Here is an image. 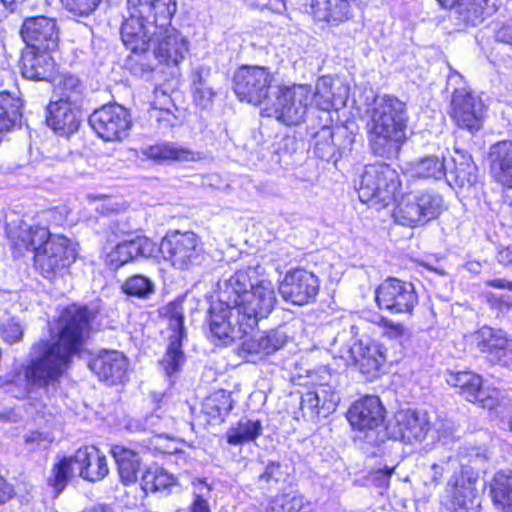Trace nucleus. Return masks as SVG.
<instances>
[{
    "label": "nucleus",
    "instance_id": "a878e982",
    "mask_svg": "<svg viewBox=\"0 0 512 512\" xmlns=\"http://www.w3.org/2000/svg\"><path fill=\"white\" fill-rule=\"evenodd\" d=\"M394 418L397 430L392 432L393 437L408 444L424 441L431 429L430 421L425 413L401 410L395 414Z\"/></svg>",
    "mask_w": 512,
    "mask_h": 512
},
{
    "label": "nucleus",
    "instance_id": "1a4fd4ad",
    "mask_svg": "<svg viewBox=\"0 0 512 512\" xmlns=\"http://www.w3.org/2000/svg\"><path fill=\"white\" fill-rule=\"evenodd\" d=\"M159 251L165 260L178 269H189L201 264L204 249L199 237L192 231L168 232L161 240Z\"/></svg>",
    "mask_w": 512,
    "mask_h": 512
},
{
    "label": "nucleus",
    "instance_id": "6e6d98bb",
    "mask_svg": "<svg viewBox=\"0 0 512 512\" xmlns=\"http://www.w3.org/2000/svg\"><path fill=\"white\" fill-rule=\"evenodd\" d=\"M24 332V327L14 318L3 319L0 321V336L10 345L22 341Z\"/></svg>",
    "mask_w": 512,
    "mask_h": 512
},
{
    "label": "nucleus",
    "instance_id": "de8ad7c7",
    "mask_svg": "<svg viewBox=\"0 0 512 512\" xmlns=\"http://www.w3.org/2000/svg\"><path fill=\"white\" fill-rule=\"evenodd\" d=\"M121 288L127 296L142 300L150 299L156 291L154 281L142 274H135L128 277Z\"/></svg>",
    "mask_w": 512,
    "mask_h": 512
},
{
    "label": "nucleus",
    "instance_id": "72a5a7b5",
    "mask_svg": "<svg viewBox=\"0 0 512 512\" xmlns=\"http://www.w3.org/2000/svg\"><path fill=\"white\" fill-rule=\"evenodd\" d=\"M287 335L279 330L272 329L252 336L241 344V351L253 357L263 358L283 348Z\"/></svg>",
    "mask_w": 512,
    "mask_h": 512
},
{
    "label": "nucleus",
    "instance_id": "69168bd1",
    "mask_svg": "<svg viewBox=\"0 0 512 512\" xmlns=\"http://www.w3.org/2000/svg\"><path fill=\"white\" fill-rule=\"evenodd\" d=\"M280 468L281 465L279 462H269L266 465L265 470L259 475V481L266 483H269L272 480L278 481L279 477L281 476Z\"/></svg>",
    "mask_w": 512,
    "mask_h": 512
},
{
    "label": "nucleus",
    "instance_id": "a19ab883",
    "mask_svg": "<svg viewBox=\"0 0 512 512\" xmlns=\"http://www.w3.org/2000/svg\"><path fill=\"white\" fill-rule=\"evenodd\" d=\"M54 93L58 97L56 101L77 106L84 98L85 86L77 76L66 74L55 85Z\"/></svg>",
    "mask_w": 512,
    "mask_h": 512
},
{
    "label": "nucleus",
    "instance_id": "6e6552de",
    "mask_svg": "<svg viewBox=\"0 0 512 512\" xmlns=\"http://www.w3.org/2000/svg\"><path fill=\"white\" fill-rule=\"evenodd\" d=\"M312 104V89L308 85L279 87L275 99L264 108L267 116L275 117L285 125H297L304 121Z\"/></svg>",
    "mask_w": 512,
    "mask_h": 512
},
{
    "label": "nucleus",
    "instance_id": "c9c22d12",
    "mask_svg": "<svg viewBox=\"0 0 512 512\" xmlns=\"http://www.w3.org/2000/svg\"><path fill=\"white\" fill-rule=\"evenodd\" d=\"M122 484L129 486L138 481V475L142 471V459L138 452L122 445H113L110 449Z\"/></svg>",
    "mask_w": 512,
    "mask_h": 512
},
{
    "label": "nucleus",
    "instance_id": "c85d7f7f",
    "mask_svg": "<svg viewBox=\"0 0 512 512\" xmlns=\"http://www.w3.org/2000/svg\"><path fill=\"white\" fill-rule=\"evenodd\" d=\"M88 366L101 381L115 384L125 378L128 360L121 352L102 351L89 361Z\"/></svg>",
    "mask_w": 512,
    "mask_h": 512
},
{
    "label": "nucleus",
    "instance_id": "864d4df0",
    "mask_svg": "<svg viewBox=\"0 0 512 512\" xmlns=\"http://www.w3.org/2000/svg\"><path fill=\"white\" fill-rule=\"evenodd\" d=\"M333 82L329 77H322L317 81L316 90L312 91V100L323 112H329L335 106V94L332 90Z\"/></svg>",
    "mask_w": 512,
    "mask_h": 512
},
{
    "label": "nucleus",
    "instance_id": "f8f14e48",
    "mask_svg": "<svg viewBox=\"0 0 512 512\" xmlns=\"http://www.w3.org/2000/svg\"><path fill=\"white\" fill-rule=\"evenodd\" d=\"M264 268L259 265H248L236 270L228 277L218 281V301L229 306H238L243 302L254 287L261 282Z\"/></svg>",
    "mask_w": 512,
    "mask_h": 512
},
{
    "label": "nucleus",
    "instance_id": "bf43d9fd",
    "mask_svg": "<svg viewBox=\"0 0 512 512\" xmlns=\"http://www.w3.org/2000/svg\"><path fill=\"white\" fill-rule=\"evenodd\" d=\"M54 440V437L49 432L30 431L24 436L26 446L30 451L36 448H47Z\"/></svg>",
    "mask_w": 512,
    "mask_h": 512
},
{
    "label": "nucleus",
    "instance_id": "5701e85b",
    "mask_svg": "<svg viewBox=\"0 0 512 512\" xmlns=\"http://www.w3.org/2000/svg\"><path fill=\"white\" fill-rule=\"evenodd\" d=\"M157 246L150 238L137 235L134 238L123 239L107 254L106 262L113 268L154 256Z\"/></svg>",
    "mask_w": 512,
    "mask_h": 512
},
{
    "label": "nucleus",
    "instance_id": "4d7b16f0",
    "mask_svg": "<svg viewBox=\"0 0 512 512\" xmlns=\"http://www.w3.org/2000/svg\"><path fill=\"white\" fill-rule=\"evenodd\" d=\"M104 0H61L62 5L78 16L91 15Z\"/></svg>",
    "mask_w": 512,
    "mask_h": 512
},
{
    "label": "nucleus",
    "instance_id": "4be33fe9",
    "mask_svg": "<svg viewBox=\"0 0 512 512\" xmlns=\"http://www.w3.org/2000/svg\"><path fill=\"white\" fill-rule=\"evenodd\" d=\"M477 348L486 353L490 362L503 367L512 366V339L502 330L483 326L474 335Z\"/></svg>",
    "mask_w": 512,
    "mask_h": 512
},
{
    "label": "nucleus",
    "instance_id": "2eb2a0df",
    "mask_svg": "<svg viewBox=\"0 0 512 512\" xmlns=\"http://www.w3.org/2000/svg\"><path fill=\"white\" fill-rule=\"evenodd\" d=\"M208 313L207 321L210 334L223 344L241 339L249 333L236 306H229L217 301L210 306Z\"/></svg>",
    "mask_w": 512,
    "mask_h": 512
},
{
    "label": "nucleus",
    "instance_id": "4c0bfd02",
    "mask_svg": "<svg viewBox=\"0 0 512 512\" xmlns=\"http://www.w3.org/2000/svg\"><path fill=\"white\" fill-rule=\"evenodd\" d=\"M192 92L197 106L206 109L212 105L216 92L209 67L201 66L192 72Z\"/></svg>",
    "mask_w": 512,
    "mask_h": 512
},
{
    "label": "nucleus",
    "instance_id": "f3484780",
    "mask_svg": "<svg viewBox=\"0 0 512 512\" xmlns=\"http://www.w3.org/2000/svg\"><path fill=\"white\" fill-rule=\"evenodd\" d=\"M278 290L285 301L303 306L316 299L320 290V279L306 269H292L286 272Z\"/></svg>",
    "mask_w": 512,
    "mask_h": 512
},
{
    "label": "nucleus",
    "instance_id": "774afa93",
    "mask_svg": "<svg viewBox=\"0 0 512 512\" xmlns=\"http://www.w3.org/2000/svg\"><path fill=\"white\" fill-rule=\"evenodd\" d=\"M13 489L7 481L0 476V505L8 500L12 495Z\"/></svg>",
    "mask_w": 512,
    "mask_h": 512
},
{
    "label": "nucleus",
    "instance_id": "58836bf2",
    "mask_svg": "<svg viewBox=\"0 0 512 512\" xmlns=\"http://www.w3.org/2000/svg\"><path fill=\"white\" fill-rule=\"evenodd\" d=\"M311 13L318 21L342 22L351 15L348 0H312Z\"/></svg>",
    "mask_w": 512,
    "mask_h": 512
},
{
    "label": "nucleus",
    "instance_id": "13d9d810",
    "mask_svg": "<svg viewBox=\"0 0 512 512\" xmlns=\"http://www.w3.org/2000/svg\"><path fill=\"white\" fill-rule=\"evenodd\" d=\"M335 144L337 148V160L348 152H351L353 144L355 142V135L348 131L347 127L337 126L335 127Z\"/></svg>",
    "mask_w": 512,
    "mask_h": 512
},
{
    "label": "nucleus",
    "instance_id": "37998d69",
    "mask_svg": "<svg viewBox=\"0 0 512 512\" xmlns=\"http://www.w3.org/2000/svg\"><path fill=\"white\" fill-rule=\"evenodd\" d=\"M261 433L262 423L260 420L243 417L227 430V442L230 445H242L254 441Z\"/></svg>",
    "mask_w": 512,
    "mask_h": 512
},
{
    "label": "nucleus",
    "instance_id": "dca6fc26",
    "mask_svg": "<svg viewBox=\"0 0 512 512\" xmlns=\"http://www.w3.org/2000/svg\"><path fill=\"white\" fill-rule=\"evenodd\" d=\"M376 302L380 309L391 313L411 314L418 303V296L411 282L388 278L377 288Z\"/></svg>",
    "mask_w": 512,
    "mask_h": 512
},
{
    "label": "nucleus",
    "instance_id": "b1692460",
    "mask_svg": "<svg viewBox=\"0 0 512 512\" xmlns=\"http://www.w3.org/2000/svg\"><path fill=\"white\" fill-rule=\"evenodd\" d=\"M169 327L172 330L166 352L159 365L165 375L172 377L177 374L185 363V354L182 350V341L186 336L184 328V316L179 312H173L170 316Z\"/></svg>",
    "mask_w": 512,
    "mask_h": 512
},
{
    "label": "nucleus",
    "instance_id": "09e8293b",
    "mask_svg": "<svg viewBox=\"0 0 512 512\" xmlns=\"http://www.w3.org/2000/svg\"><path fill=\"white\" fill-rule=\"evenodd\" d=\"M233 408V400L231 394L220 390L210 397L206 398L203 403V411L212 419H220L223 421Z\"/></svg>",
    "mask_w": 512,
    "mask_h": 512
},
{
    "label": "nucleus",
    "instance_id": "9d476101",
    "mask_svg": "<svg viewBox=\"0 0 512 512\" xmlns=\"http://www.w3.org/2000/svg\"><path fill=\"white\" fill-rule=\"evenodd\" d=\"M273 74L263 66H242L233 76V90L241 101L253 105L270 103Z\"/></svg>",
    "mask_w": 512,
    "mask_h": 512
},
{
    "label": "nucleus",
    "instance_id": "6ab92c4d",
    "mask_svg": "<svg viewBox=\"0 0 512 512\" xmlns=\"http://www.w3.org/2000/svg\"><path fill=\"white\" fill-rule=\"evenodd\" d=\"M151 51V61L158 60L167 65H178L188 52L189 42L178 30L163 24L160 20L158 33L153 43Z\"/></svg>",
    "mask_w": 512,
    "mask_h": 512
},
{
    "label": "nucleus",
    "instance_id": "bb28decb",
    "mask_svg": "<svg viewBox=\"0 0 512 512\" xmlns=\"http://www.w3.org/2000/svg\"><path fill=\"white\" fill-rule=\"evenodd\" d=\"M447 183L453 188H471L478 181V168L465 150L454 149L451 161L446 164Z\"/></svg>",
    "mask_w": 512,
    "mask_h": 512
},
{
    "label": "nucleus",
    "instance_id": "f257e3e1",
    "mask_svg": "<svg viewBox=\"0 0 512 512\" xmlns=\"http://www.w3.org/2000/svg\"><path fill=\"white\" fill-rule=\"evenodd\" d=\"M96 314L88 306L77 304L61 311L54 326L49 325L50 338L33 343L22 365L28 387L43 389L48 398L58 394L61 380L89 336Z\"/></svg>",
    "mask_w": 512,
    "mask_h": 512
},
{
    "label": "nucleus",
    "instance_id": "e2e57ef3",
    "mask_svg": "<svg viewBox=\"0 0 512 512\" xmlns=\"http://www.w3.org/2000/svg\"><path fill=\"white\" fill-rule=\"evenodd\" d=\"M67 210L65 207H56L47 210L43 214V219L47 221L48 228L50 226H61L63 225L67 220Z\"/></svg>",
    "mask_w": 512,
    "mask_h": 512
},
{
    "label": "nucleus",
    "instance_id": "3c124183",
    "mask_svg": "<svg viewBox=\"0 0 512 512\" xmlns=\"http://www.w3.org/2000/svg\"><path fill=\"white\" fill-rule=\"evenodd\" d=\"M308 502L297 491L276 495L270 504L271 512H306Z\"/></svg>",
    "mask_w": 512,
    "mask_h": 512
},
{
    "label": "nucleus",
    "instance_id": "20e7f679",
    "mask_svg": "<svg viewBox=\"0 0 512 512\" xmlns=\"http://www.w3.org/2000/svg\"><path fill=\"white\" fill-rule=\"evenodd\" d=\"M400 189L399 173L385 163L365 166L357 185L360 201L376 209L385 208L396 201Z\"/></svg>",
    "mask_w": 512,
    "mask_h": 512
},
{
    "label": "nucleus",
    "instance_id": "7ed1b4c3",
    "mask_svg": "<svg viewBox=\"0 0 512 512\" xmlns=\"http://www.w3.org/2000/svg\"><path fill=\"white\" fill-rule=\"evenodd\" d=\"M366 113V131L372 153L386 159L396 158L406 140V104L394 96H376Z\"/></svg>",
    "mask_w": 512,
    "mask_h": 512
},
{
    "label": "nucleus",
    "instance_id": "473e14b6",
    "mask_svg": "<svg viewBox=\"0 0 512 512\" xmlns=\"http://www.w3.org/2000/svg\"><path fill=\"white\" fill-rule=\"evenodd\" d=\"M141 153L148 159L162 164L169 162H196L204 158L203 153L192 151L175 142H158L141 149Z\"/></svg>",
    "mask_w": 512,
    "mask_h": 512
},
{
    "label": "nucleus",
    "instance_id": "0eeeda50",
    "mask_svg": "<svg viewBox=\"0 0 512 512\" xmlns=\"http://www.w3.org/2000/svg\"><path fill=\"white\" fill-rule=\"evenodd\" d=\"M393 217L397 223L417 227L436 219L444 209V200L438 193L422 191L407 193L395 201Z\"/></svg>",
    "mask_w": 512,
    "mask_h": 512
},
{
    "label": "nucleus",
    "instance_id": "cd10ccee",
    "mask_svg": "<svg viewBox=\"0 0 512 512\" xmlns=\"http://www.w3.org/2000/svg\"><path fill=\"white\" fill-rule=\"evenodd\" d=\"M449 18L458 27L477 26L497 11L496 0H461L448 8Z\"/></svg>",
    "mask_w": 512,
    "mask_h": 512
},
{
    "label": "nucleus",
    "instance_id": "49530a36",
    "mask_svg": "<svg viewBox=\"0 0 512 512\" xmlns=\"http://www.w3.org/2000/svg\"><path fill=\"white\" fill-rule=\"evenodd\" d=\"M57 235L52 234L48 227L23 224L20 226L18 239L26 249H32L35 254L38 248L44 247L46 242Z\"/></svg>",
    "mask_w": 512,
    "mask_h": 512
},
{
    "label": "nucleus",
    "instance_id": "0e129e2a",
    "mask_svg": "<svg viewBox=\"0 0 512 512\" xmlns=\"http://www.w3.org/2000/svg\"><path fill=\"white\" fill-rule=\"evenodd\" d=\"M496 41L512 47V19L501 23L494 31Z\"/></svg>",
    "mask_w": 512,
    "mask_h": 512
},
{
    "label": "nucleus",
    "instance_id": "8fccbe9b",
    "mask_svg": "<svg viewBox=\"0 0 512 512\" xmlns=\"http://www.w3.org/2000/svg\"><path fill=\"white\" fill-rule=\"evenodd\" d=\"M413 177L439 180L446 175V164L435 156L425 157L412 164Z\"/></svg>",
    "mask_w": 512,
    "mask_h": 512
},
{
    "label": "nucleus",
    "instance_id": "c756f323",
    "mask_svg": "<svg viewBox=\"0 0 512 512\" xmlns=\"http://www.w3.org/2000/svg\"><path fill=\"white\" fill-rule=\"evenodd\" d=\"M78 476L88 482H99L109 473L107 459L94 446L79 448L74 453Z\"/></svg>",
    "mask_w": 512,
    "mask_h": 512
},
{
    "label": "nucleus",
    "instance_id": "423d86ee",
    "mask_svg": "<svg viewBox=\"0 0 512 512\" xmlns=\"http://www.w3.org/2000/svg\"><path fill=\"white\" fill-rule=\"evenodd\" d=\"M463 83V77L456 71L448 76L447 87H453L449 115L461 129L471 133L479 131L483 126L485 105L482 99L465 85L454 87Z\"/></svg>",
    "mask_w": 512,
    "mask_h": 512
},
{
    "label": "nucleus",
    "instance_id": "f03ea898",
    "mask_svg": "<svg viewBox=\"0 0 512 512\" xmlns=\"http://www.w3.org/2000/svg\"><path fill=\"white\" fill-rule=\"evenodd\" d=\"M134 11L121 26L120 34L130 55L125 66L130 72L141 78L148 76L155 69L151 61V46L155 42L160 20L167 24L176 12L175 0H127Z\"/></svg>",
    "mask_w": 512,
    "mask_h": 512
},
{
    "label": "nucleus",
    "instance_id": "e433bc0d",
    "mask_svg": "<svg viewBox=\"0 0 512 512\" xmlns=\"http://www.w3.org/2000/svg\"><path fill=\"white\" fill-rule=\"evenodd\" d=\"M492 503L501 512H512V470H500L489 483Z\"/></svg>",
    "mask_w": 512,
    "mask_h": 512
},
{
    "label": "nucleus",
    "instance_id": "f704fd0d",
    "mask_svg": "<svg viewBox=\"0 0 512 512\" xmlns=\"http://www.w3.org/2000/svg\"><path fill=\"white\" fill-rule=\"evenodd\" d=\"M491 173L495 180L512 188V141H501L490 148Z\"/></svg>",
    "mask_w": 512,
    "mask_h": 512
},
{
    "label": "nucleus",
    "instance_id": "338daca9",
    "mask_svg": "<svg viewBox=\"0 0 512 512\" xmlns=\"http://www.w3.org/2000/svg\"><path fill=\"white\" fill-rule=\"evenodd\" d=\"M497 262L502 266L512 265V244L509 246H500L496 254Z\"/></svg>",
    "mask_w": 512,
    "mask_h": 512
},
{
    "label": "nucleus",
    "instance_id": "4468645a",
    "mask_svg": "<svg viewBox=\"0 0 512 512\" xmlns=\"http://www.w3.org/2000/svg\"><path fill=\"white\" fill-rule=\"evenodd\" d=\"M89 125L104 141H121L128 136L132 121L129 111L121 105L109 104L89 116Z\"/></svg>",
    "mask_w": 512,
    "mask_h": 512
},
{
    "label": "nucleus",
    "instance_id": "a18cd8bd",
    "mask_svg": "<svg viewBox=\"0 0 512 512\" xmlns=\"http://www.w3.org/2000/svg\"><path fill=\"white\" fill-rule=\"evenodd\" d=\"M176 485V479L162 468H148L143 472L140 486L146 493L166 492Z\"/></svg>",
    "mask_w": 512,
    "mask_h": 512
},
{
    "label": "nucleus",
    "instance_id": "603ef678",
    "mask_svg": "<svg viewBox=\"0 0 512 512\" xmlns=\"http://www.w3.org/2000/svg\"><path fill=\"white\" fill-rule=\"evenodd\" d=\"M459 457L462 461V468L465 466L474 470V467L482 468L485 465L490 459V452L485 446L466 444L459 449Z\"/></svg>",
    "mask_w": 512,
    "mask_h": 512
},
{
    "label": "nucleus",
    "instance_id": "c03bdc74",
    "mask_svg": "<svg viewBox=\"0 0 512 512\" xmlns=\"http://www.w3.org/2000/svg\"><path fill=\"white\" fill-rule=\"evenodd\" d=\"M482 377L472 371H452L446 373L448 385L459 389V394L468 399H476V389L480 387Z\"/></svg>",
    "mask_w": 512,
    "mask_h": 512
},
{
    "label": "nucleus",
    "instance_id": "393cba45",
    "mask_svg": "<svg viewBox=\"0 0 512 512\" xmlns=\"http://www.w3.org/2000/svg\"><path fill=\"white\" fill-rule=\"evenodd\" d=\"M359 371L370 379L375 378L386 362V349L378 342L360 339L349 349Z\"/></svg>",
    "mask_w": 512,
    "mask_h": 512
},
{
    "label": "nucleus",
    "instance_id": "5fc2aeb1",
    "mask_svg": "<svg viewBox=\"0 0 512 512\" xmlns=\"http://www.w3.org/2000/svg\"><path fill=\"white\" fill-rule=\"evenodd\" d=\"M476 394V399H468V401L479 404L481 407L489 410L496 408L503 398L501 390L492 386H484L483 379L481 380L480 387L476 389Z\"/></svg>",
    "mask_w": 512,
    "mask_h": 512
},
{
    "label": "nucleus",
    "instance_id": "a211bd4d",
    "mask_svg": "<svg viewBox=\"0 0 512 512\" xmlns=\"http://www.w3.org/2000/svg\"><path fill=\"white\" fill-rule=\"evenodd\" d=\"M249 296L236 308L239 309L241 319L250 332L261 319L267 318L271 314L277 297L272 282L265 278L254 287Z\"/></svg>",
    "mask_w": 512,
    "mask_h": 512
},
{
    "label": "nucleus",
    "instance_id": "79ce46f5",
    "mask_svg": "<svg viewBox=\"0 0 512 512\" xmlns=\"http://www.w3.org/2000/svg\"><path fill=\"white\" fill-rule=\"evenodd\" d=\"M77 471L74 454L63 456L53 465L48 477V485L53 488L56 495H59L75 476Z\"/></svg>",
    "mask_w": 512,
    "mask_h": 512
},
{
    "label": "nucleus",
    "instance_id": "2f4dec72",
    "mask_svg": "<svg viewBox=\"0 0 512 512\" xmlns=\"http://www.w3.org/2000/svg\"><path fill=\"white\" fill-rule=\"evenodd\" d=\"M46 123L56 134L70 136L80 127V112L76 106L51 101L46 109Z\"/></svg>",
    "mask_w": 512,
    "mask_h": 512
},
{
    "label": "nucleus",
    "instance_id": "9b49d317",
    "mask_svg": "<svg viewBox=\"0 0 512 512\" xmlns=\"http://www.w3.org/2000/svg\"><path fill=\"white\" fill-rule=\"evenodd\" d=\"M77 243L64 235H57L38 248L34 254L35 268L46 279H53L69 267L77 258Z\"/></svg>",
    "mask_w": 512,
    "mask_h": 512
},
{
    "label": "nucleus",
    "instance_id": "ea45409f",
    "mask_svg": "<svg viewBox=\"0 0 512 512\" xmlns=\"http://www.w3.org/2000/svg\"><path fill=\"white\" fill-rule=\"evenodd\" d=\"M313 153L319 159L327 162H337V148L335 144V127L324 125L319 130L311 132Z\"/></svg>",
    "mask_w": 512,
    "mask_h": 512
},
{
    "label": "nucleus",
    "instance_id": "412c9836",
    "mask_svg": "<svg viewBox=\"0 0 512 512\" xmlns=\"http://www.w3.org/2000/svg\"><path fill=\"white\" fill-rule=\"evenodd\" d=\"M20 34L27 47L40 50H55L58 47L59 27L53 18L27 17L23 21Z\"/></svg>",
    "mask_w": 512,
    "mask_h": 512
},
{
    "label": "nucleus",
    "instance_id": "aec40b11",
    "mask_svg": "<svg viewBox=\"0 0 512 512\" xmlns=\"http://www.w3.org/2000/svg\"><path fill=\"white\" fill-rule=\"evenodd\" d=\"M385 408L378 396H365L355 401L347 412V419L353 429L365 432L369 439L382 426Z\"/></svg>",
    "mask_w": 512,
    "mask_h": 512
},
{
    "label": "nucleus",
    "instance_id": "680f3d73",
    "mask_svg": "<svg viewBox=\"0 0 512 512\" xmlns=\"http://www.w3.org/2000/svg\"><path fill=\"white\" fill-rule=\"evenodd\" d=\"M206 490L209 493L210 488L205 482L200 481L198 486V493L195 494V499L191 504L189 512H211L207 500L204 498Z\"/></svg>",
    "mask_w": 512,
    "mask_h": 512
},
{
    "label": "nucleus",
    "instance_id": "ddd939ff",
    "mask_svg": "<svg viewBox=\"0 0 512 512\" xmlns=\"http://www.w3.org/2000/svg\"><path fill=\"white\" fill-rule=\"evenodd\" d=\"M478 479V473L465 466L450 477L446 492L453 512H479Z\"/></svg>",
    "mask_w": 512,
    "mask_h": 512
},
{
    "label": "nucleus",
    "instance_id": "7c9ffc66",
    "mask_svg": "<svg viewBox=\"0 0 512 512\" xmlns=\"http://www.w3.org/2000/svg\"><path fill=\"white\" fill-rule=\"evenodd\" d=\"M51 51L26 47L20 60L22 76L33 81H49L55 66Z\"/></svg>",
    "mask_w": 512,
    "mask_h": 512
},
{
    "label": "nucleus",
    "instance_id": "39448f33",
    "mask_svg": "<svg viewBox=\"0 0 512 512\" xmlns=\"http://www.w3.org/2000/svg\"><path fill=\"white\" fill-rule=\"evenodd\" d=\"M315 376L313 389L302 393L300 401L302 417L311 422L328 417L340 402L338 375L321 369Z\"/></svg>",
    "mask_w": 512,
    "mask_h": 512
},
{
    "label": "nucleus",
    "instance_id": "052dcab7",
    "mask_svg": "<svg viewBox=\"0 0 512 512\" xmlns=\"http://www.w3.org/2000/svg\"><path fill=\"white\" fill-rule=\"evenodd\" d=\"M384 335L390 339L398 340L400 342L407 340L410 337L409 330L401 323H395L392 320L383 321Z\"/></svg>",
    "mask_w": 512,
    "mask_h": 512
}]
</instances>
